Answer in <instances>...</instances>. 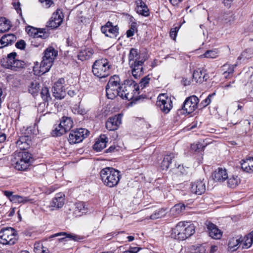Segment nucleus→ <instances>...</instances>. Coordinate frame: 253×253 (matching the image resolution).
<instances>
[{"mask_svg":"<svg viewBox=\"0 0 253 253\" xmlns=\"http://www.w3.org/2000/svg\"><path fill=\"white\" fill-rule=\"evenodd\" d=\"M57 54V51L53 47L47 48L44 51V55L40 65L38 62L35 63L33 70L34 74L37 76H41L48 72Z\"/></svg>","mask_w":253,"mask_h":253,"instance_id":"obj_1","label":"nucleus"},{"mask_svg":"<svg viewBox=\"0 0 253 253\" xmlns=\"http://www.w3.org/2000/svg\"><path fill=\"white\" fill-rule=\"evenodd\" d=\"M195 232V227L187 221H180L172 229L171 237L179 241H184Z\"/></svg>","mask_w":253,"mask_h":253,"instance_id":"obj_2","label":"nucleus"},{"mask_svg":"<svg viewBox=\"0 0 253 253\" xmlns=\"http://www.w3.org/2000/svg\"><path fill=\"white\" fill-rule=\"evenodd\" d=\"M100 176L105 186L113 188L118 185L121 175L119 170L112 167H106L101 170Z\"/></svg>","mask_w":253,"mask_h":253,"instance_id":"obj_3","label":"nucleus"},{"mask_svg":"<svg viewBox=\"0 0 253 253\" xmlns=\"http://www.w3.org/2000/svg\"><path fill=\"white\" fill-rule=\"evenodd\" d=\"M111 64L106 58L96 60L92 66L93 75L99 78H105L111 73Z\"/></svg>","mask_w":253,"mask_h":253,"instance_id":"obj_4","label":"nucleus"},{"mask_svg":"<svg viewBox=\"0 0 253 253\" xmlns=\"http://www.w3.org/2000/svg\"><path fill=\"white\" fill-rule=\"evenodd\" d=\"M31 154L25 151L16 152L12 160L13 165L15 168L18 170H25L30 166L31 160Z\"/></svg>","mask_w":253,"mask_h":253,"instance_id":"obj_5","label":"nucleus"},{"mask_svg":"<svg viewBox=\"0 0 253 253\" xmlns=\"http://www.w3.org/2000/svg\"><path fill=\"white\" fill-rule=\"evenodd\" d=\"M139 87L132 80L125 81L122 84L121 90L119 96L123 99L130 100L137 96Z\"/></svg>","mask_w":253,"mask_h":253,"instance_id":"obj_6","label":"nucleus"},{"mask_svg":"<svg viewBox=\"0 0 253 253\" xmlns=\"http://www.w3.org/2000/svg\"><path fill=\"white\" fill-rule=\"evenodd\" d=\"M120 81V77L118 75H114L110 78L106 86V96L108 98L113 99L119 96L122 87Z\"/></svg>","mask_w":253,"mask_h":253,"instance_id":"obj_7","label":"nucleus"},{"mask_svg":"<svg viewBox=\"0 0 253 253\" xmlns=\"http://www.w3.org/2000/svg\"><path fill=\"white\" fill-rule=\"evenodd\" d=\"M16 53L12 52L7 55V57L4 59L2 65L6 68L10 69L13 71H18L20 69L24 68L25 63L23 61L15 58Z\"/></svg>","mask_w":253,"mask_h":253,"instance_id":"obj_8","label":"nucleus"},{"mask_svg":"<svg viewBox=\"0 0 253 253\" xmlns=\"http://www.w3.org/2000/svg\"><path fill=\"white\" fill-rule=\"evenodd\" d=\"M89 131L85 128H80L72 130L69 135L68 141L70 144L82 142L89 134Z\"/></svg>","mask_w":253,"mask_h":253,"instance_id":"obj_9","label":"nucleus"},{"mask_svg":"<svg viewBox=\"0 0 253 253\" xmlns=\"http://www.w3.org/2000/svg\"><path fill=\"white\" fill-rule=\"evenodd\" d=\"M15 236V230L12 228L1 229V244L13 245L16 240Z\"/></svg>","mask_w":253,"mask_h":253,"instance_id":"obj_10","label":"nucleus"},{"mask_svg":"<svg viewBox=\"0 0 253 253\" xmlns=\"http://www.w3.org/2000/svg\"><path fill=\"white\" fill-rule=\"evenodd\" d=\"M171 98L166 94H160L157 98V105L165 114L168 113L172 107Z\"/></svg>","mask_w":253,"mask_h":253,"instance_id":"obj_11","label":"nucleus"},{"mask_svg":"<svg viewBox=\"0 0 253 253\" xmlns=\"http://www.w3.org/2000/svg\"><path fill=\"white\" fill-rule=\"evenodd\" d=\"M199 98L196 95H191L187 97L182 105V109L187 114L195 111L198 107Z\"/></svg>","mask_w":253,"mask_h":253,"instance_id":"obj_12","label":"nucleus"},{"mask_svg":"<svg viewBox=\"0 0 253 253\" xmlns=\"http://www.w3.org/2000/svg\"><path fill=\"white\" fill-rule=\"evenodd\" d=\"M102 33L106 37L110 38L116 37L119 34V28L117 26H114L112 22L108 21L101 28Z\"/></svg>","mask_w":253,"mask_h":253,"instance_id":"obj_13","label":"nucleus"},{"mask_svg":"<svg viewBox=\"0 0 253 253\" xmlns=\"http://www.w3.org/2000/svg\"><path fill=\"white\" fill-rule=\"evenodd\" d=\"M122 115L121 114L109 118L106 122V128L110 131L117 129L122 123Z\"/></svg>","mask_w":253,"mask_h":253,"instance_id":"obj_14","label":"nucleus"},{"mask_svg":"<svg viewBox=\"0 0 253 253\" xmlns=\"http://www.w3.org/2000/svg\"><path fill=\"white\" fill-rule=\"evenodd\" d=\"M64 79H59L54 83L52 88L53 95L56 98L62 99L64 97L65 91L63 87Z\"/></svg>","mask_w":253,"mask_h":253,"instance_id":"obj_15","label":"nucleus"},{"mask_svg":"<svg viewBox=\"0 0 253 253\" xmlns=\"http://www.w3.org/2000/svg\"><path fill=\"white\" fill-rule=\"evenodd\" d=\"M146 60V59H141L137 61L129 63L130 67L131 68L132 76L135 79H137L143 73V64Z\"/></svg>","mask_w":253,"mask_h":253,"instance_id":"obj_16","label":"nucleus"},{"mask_svg":"<svg viewBox=\"0 0 253 253\" xmlns=\"http://www.w3.org/2000/svg\"><path fill=\"white\" fill-rule=\"evenodd\" d=\"M209 78V76L206 70L204 69L199 68L194 71L192 75V82L196 83L201 84L206 81Z\"/></svg>","mask_w":253,"mask_h":253,"instance_id":"obj_17","label":"nucleus"},{"mask_svg":"<svg viewBox=\"0 0 253 253\" xmlns=\"http://www.w3.org/2000/svg\"><path fill=\"white\" fill-rule=\"evenodd\" d=\"M63 21V15L60 10H56L48 22V26L52 29H55L59 26Z\"/></svg>","mask_w":253,"mask_h":253,"instance_id":"obj_18","label":"nucleus"},{"mask_svg":"<svg viewBox=\"0 0 253 253\" xmlns=\"http://www.w3.org/2000/svg\"><path fill=\"white\" fill-rule=\"evenodd\" d=\"M190 190L192 193L201 195L206 191V182L203 180H197L194 182L191 183L190 185Z\"/></svg>","mask_w":253,"mask_h":253,"instance_id":"obj_19","label":"nucleus"},{"mask_svg":"<svg viewBox=\"0 0 253 253\" xmlns=\"http://www.w3.org/2000/svg\"><path fill=\"white\" fill-rule=\"evenodd\" d=\"M65 196L62 193L56 194L50 202V207L55 209H59L62 208L64 205Z\"/></svg>","mask_w":253,"mask_h":253,"instance_id":"obj_20","label":"nucleus"},{"mask_svg":"<svg viewBox=\"0 0 253 253\" xmlns=\"http://www.w3.org/2000/svg\"><path fill=\"white\" fill-rule=\"evenodd\" d=\"M212 176L215 181L222 182L227 179L228 174L225 169L218 168L214 171Z\"/></svg>","mask_w":253,"mask_h":253,"instance_id":"obj_21","label":"nucleus"},{"mask_svg":"<svg viewBox=\"0 0 253 253\" xmlns=\"http://www.w3.org/2000/svg\"><path fill=\"white\" fill-rule=\"evenodd\" d=\"M206 224L210 236L215 239H219L221 238L222 233L215 224L210 222H208Z\"/></svg>","mask_w":253,"mask_h":253,"instance_id":"obj_22","label":"nucleus"},{"mask_svg":"<svg viewBox=\"0 0 253 253\" xmlns=\"http://www.w3.org/2000/svg\"><path fill=\"white\" fill-rule=\"evenodd\" d=\"M135 3L136 5L135 10L138 14L145 17L149 15V9L142 0H136Z\"/></svg>","mask_w":253,"mask_h":253,"instance_id":"obj_23","label":"nucleus"},{"mask_svg":"<svg viewBox=\"0 0 253 253\" xmlns=\"http://www.w3.org/2000/svg\"><path fill=\"white\" fill-rule=\"evenodd\" d=\"M16 144L18 148L22 151H24L29 148L31 139L28 135H22L19 137Z\"/></svg>","mask_w":253,"mask_h":253,"instance_id":"obj_24","label":"nucleus"},{"mask_svg":"<svg viewBox=\"0 0 253 253\" xmlns=\"http://www.w3.org/2000/svg\"><path fill=\"white\" fill-rule=\"evenodd\" d=\"M94 50L90 47H84L82 49L78 54V58L82 61L89 59L92 57Z\"/></svg>","mask_w":253,"mask_h":253,"instance_id":"obj_25","label":"nucleus"},{"mask_svg":"<svg viewBox=\"0 0 253 253\" xmlns=\"http://www.w3.org/2000/svg\"><path fill=\"white\" fill-rule=\"evenodd\" d=\"M87 212V208L83 202H79L75 204L74 214L76 216H81L83 213Z\"/></svg>","mask_w":253,"mask_h":253,"instance_id":"obj_26","label":"nucleus"},{"mask_svg":"<svg viewBox=\"0 0 253 253\" xmlns=\"http://www.w3.org/2000/svg\"><path fill=\"white\" fill-rule=\"evenodd\" d=\"M141 59H145V58L144 55L139 53L137 49L133 48H131L128 56L129 63L137 61Z\"/></svg>","mask_w":253,"mask_h":253,"instance_id":"obj_27","label":"nucleus"},{"mask_svg":"<svg viewBox=\"0 0 253 253\" xmlns=\"http://www.w3.org/2000/svg\"><path fill=\"white\" fill-rule=\"evenodd\" d=\"M107 137L105 135H101L100 139L93 145V149L97 152H100L106 146Z\"/></svg>","mask_w":253,"mask_h":253,"instance_id":"obj_28","label":"nucleus"},{"mask_svg":"<svg viewBox=\"0 0 253 253\" xmlns=\"http://www.w3.org/2000/svg\"><path fill=\"white\" fill-rule=\"evenodd\" d=\"M16 40V37L12 34H5L1 37V48L12 44Z\"/></svg>","mask_w":253,"mask_h":253,"instance_id":"obj_29","label":"nucleus"},{"mask_svg":"<svg viewBox=\"0 0 253 253\" xmlns=\"http://www.w3.org/2000/svg\"><path fill=\"white\" fill-rule=\"evenodd\" d=\"M39 29L33 27L32 26H28L26 30L28 33V34L32 37V39L31 40L32 45L35 47H38L39 44H37L35 43V42L36 41V36L38 35V31Z\"/></svg>","mask_w":253,"mask_h":253,"instance_id":"obj_30","label":"nucleus"},{"mask_svg":"<svg viewBox=\"0 0 253 253\" xmlns=\"http://www.w3.org/2000/svg\"><path fill=\"white\" fill-rule=\"evenodd\" d=\"M185 209V206L184 204L179 203L175 205L170 209V214L171 216L176 217L181 213Z\"/></svg>","mask_w":253,"mask_h":253,"instance_id":"obj_31","label":"nucleus"},{"mask_svg":"<svg viewBox=\"0 0 253 253\" xmlns=\"http://www.w3.org/2000/svg\"><path fill=\"white\" fill-rule=\"evenodd\" d=\"M63 236L64 237L61 238H59L58 239L59 242H62L64 241L66 238H69L71 240H73L74 241L77 240V236L75 235H73L72 234H68L66 232H59L54 234H53L51 235L49 238H52L56 237Z\"/></svg>","mask_w":253,"mask_h":253,"instance_id":"obj_32","label":"nucleus"},{"mask_svg":"<svg viewBox=\"0 0 253 253\" xmlns=\"http://www.w3.org/2000/svg\"><path fill=\"white\" fill-rule=\"evenodd\" d=\"M59 124L66 132L67 131H69L72 127L73 122L70 118L63 117Z\"/></svg>","mask_w":253,"mask_h":253,"instance_id":"obj_33","label":"nucleus"},{"mask_svg":"<svg viewBox=\"0 0 253 253\" xmlns=\"http://www.w3.org/2000/svg\"><path fill=\"white\" fill-rule=\"evenodd\" d=\"M33 202L34 200L30 198L29 197L21 196L18 195H14V197L12 198V202L14 203H32Z\"/></svg>","mask_w":253,"mask_h":253,"instance_id":"obj_34","label":"nucleus"},{"mask_svg":"<svg viewBox=\"0 0 253 253\" xmlns=\"http://www.w3.org/2000/svg\"><path fill=\"white\" fill-rule=\"evenodd\" d=\"M175 158V154L170 153L169 155H166L161 163V168L164 169H167L170 164L171 163L172 160Z\"/></svg>","mask_w":253,"mask_h":253,"instance_id":"obj_35","label":"nucleus"},{"mask_svg":"<svg viewBox=\"0 0 253 253\" xmlns=\"http://www.w3.org/2000/svg\"><path fill=\"white\" fill-rule=\"evenodd\" d=\"M11 26V22L9 19L1 17V33L8 31Z\"/></svg>","mask_w":253,"mask_h":253,"instance_id":"obj_36","label":"nucleus"},{"mask_svg":"<svg viewBox=\"0 0 253 253\" xmlns=\"http://www.w3.org/2000/svg\"><path fill=\"white\" fill-rule=\"evenodd\" d=\"M167 210L165 208L158 209L151 215L149 218L154 220L164 217L167 213Z\"/></svg>","mask_w":253,"mask_h":253,"instance_id":"obj_37","label":"nucleus"},{"mask_svg":"<svg viewBox=\"0 0 253 253\" xmlns=\"http://www.w3.org/2000/svg\"><path fill=\"white\" fill-rule=\"evenodd\" d=\"M40 89V84L36 81L32 82L28 86V91L33 95H36Z\"/></svg>","mask_w":253,"mask_h":253,"instance_id":"obj_38","label":"nucleus"},{"mask_svg":"<svg viewBox=\"0 0 253 253\" xmlns=\"http://www.w3.org/2000/svg\"><path fill=\"white\" fill-rule=\"evenodd\" d=\"M227 185L229 187L234 188L240 183V179L237 176H232L227 178Z\"/></svg>","mask_w":253,"mask_h":253,"instance_id":"obj_39","label":"nucleus"},{"mask_svg":"<svg viewBox=\"0 0 253 253\" xmlns=\"http://www.w3.org/2000/svg\"><path fill=\"white\" fill-rule=\"evenodd\" d=\"M218 54L219 51L217 49H214L206 51L204 54L201 55V57L208 58H215L218 56Z\"/></svg>","mask_w":253,"mask_h":253,"instance_id":"obj_40","label":"nucleus"},{"mask_svg":"<svg viewBox=\"0 0 253 253\" xmlns=\"http://www.w3.org/2000/svg\"><path fill=\"white\" fill-rule=\"evenodd\" d=\"M66 133L63 127L60 126V124L58 125H55L54 126V129L51 132V135L53 137L60 136L63 134Z\"/></svg>","mask_w":253,"mask_h":253,"instance_id":"obj_41","label":"nucleus"},{"mask_svg":"<svg viewBox=\"0 0 253 253\" xmlns=\"http://www.w3.org/2000/svg\"><path fill=\"white\" fill-rule=\"evenodd\" d=\"M236 66V65H229L228 64H224L223 66V70L224 71L223 75L224 77L227 78L228 76L233 74L234 71V67Z\"/></svg>","mask_w":253,"mask_h":253,"instance_id":"obj_42","label":"nucleus"},{"mask_svg":"<svg viewBox=\"0 0 253 253\" xmlns=\"http://www.w3.org/2000/svg\"><path fill=\"white\" fill-rule=\"evenodd\" d=\"M49 36V34L47 32H46L45 29H39L38 31V35L36 36V41H42L44 39H46Z\"/></svg>","mask_w":253,"mask_h":253,"instance_id":"obj_43","label":"nucleus"},{"mask_svg":"<svg viewBox=\"0 0 253 253\" xmlns=\"http://www.w3.org/2000/svg\"><path fill=\"white\" fill-rule=\"evenodd\" d=\"M41 95L43 100L45 101H48V100L51 99L49 89L47 87H44L42 88L41 92Z\"/></svg>","mask_w":253,"mask_h":253,"instance_id":"obj_44","label":"nucleus"},{"mask_svg":"<svg viewBox=\"0 0 253 253\" xmlns=\"http://www.w3.org/2000/svg\"><path fill=\"white\" fill-rule=\"evenodd\" d=\"M241 165V168L244 171L247 172H252V169L248 159L242 160Z\"/></svg>","mask_w":253,"mask_h":253,"instance_id":"obj_45","label":"nucleus"},{"mask_svg":"<svg viewBox=\"0 0 253 253\" xmlns=\"http://www.w3.org/2000/svg\"><path fill=\"white\" fill-rule=\"evenodd\" d=\"M72 112L74 114L84 115L85 114V110L82 108L80 104H75L72 109Z\"/></svg>","mask_w":253,"mask_h":253,"instance_id":"obj_46","label":"nucleus"},{"mask_svg":"<svg viewBox=\"0 0 253 253\" xmlns=\"http://www.w3.org/2000/svg\"><path fill=\"white\" fill-rule=\"evenodd\" d=\"M253 242V240L251 237H249L247 235L244 239V242L243 243V248L248 249L251 246Z\"/></svg>","mask_w":253,"mask_h":253,"instance_id":"obj_47","label":"nucleus"},{"mask_svg":"<svg viewBox=\"0 0 253 253\" xmlns=\"http://www.w3.org/2000/svg\"><path fill=\"white\" fill-rule=\"evenodd\" d=\"M150 81V78L149 77V75L145 76V77L141 79L138 86L139 87H141L142 89L147 86V85L149 83Z\"/></svg>","mask_w":253,"mask_h":253,"instance_id":"obj_48","label":"nucleus"},{"mask_svg":"<svg viewBox=\"0 0 253 253\" xmlns=\"http://www.w3.org/2000/svg\"><path fill=\"white\" fill-rule=\"evenodd\" d=\"M205 146L203 144L200 142L194 143L191 145V149L195 151L200 152L204 150Z\"/></svg>","mask_w":253,"mask_h":253,"instance_id":"obj_49","label":"nucleus"},{"mask_svg":"<svg viewBox=\"0 0 253 253\" xmlns=\"http://www.w3.org/2000/svg\"><path fill=\"white\" fill-rule=\"evenodd\" d=\"M137 30V28L135 23H133L131 25L130 28L126 32V36L127 38H130L133 36L134 34L135 31Z\"/></svg>","mask_w":253,"mask_h":253,"instance_id":"obj_50","label":"nucleus"},{"mask_svg":"<svg viewBox=\"0 0 253 253\" xmlns=\"http://www.w3.org/2000/svg\"><path fill=\"white\" fill-rule=\"evenodd\" d=\"M180 28V26L179 27H175L171 29L170 33H169V36L170 38L173 39V40H175L178 31H179V29Z\"/></svg>","mask_w":253,"mask_h":253,"instance_id":"obj_51","label":"nucleus"},{"mask_svg":"<svg viewBox=\"0 0 253 253\" xmlns=\"http://www.w3.org/2000/svg\"><path fill=\"white\" fill-rule=\"evenodd\" d=\"M44 247L41 243H36L34 245V252L35 253H42Z\"/></svg>","mask_w":253,"mask_h":253,"instance_id":"obj_52","label":"nucleus"},{"mask_svg":"<svg viewBox=\"0 0 253 253\" xmlns=\"http://www.w3.org/2000/svg\"><path fill=\"white\" fill-rule=\"evenodd\" d=\"M192 248L195 253H203L205 251L204 248L200 245L193 246Z\"/></svg>","mask_w":253,"mask_h":253,"instance_id":"obj_53","label":"nucleus"},{"mask_svg":"<svg viewBox=\"0 0 253 253\" xmlns=\"http://www.w3.org/2000/svg\"><path fill=\"white\" fill-rule=\"evenodd\" d=\"M214 94V93L209 95V96L205 100L201 102V104L202 105L203 107L207 106L211 103V96H213Z\"/></svg>","mask_w":253,"mask_h":253,"instance_id":"obj_54","label":"nucleus"},{"mask_svg":"<svg viewBox=\"0 0 253 253\" xmlns=\"http://www.w3.org/2000/svg\"><path fill=\"white\" fill-rule=\"evenodd\" d=\"M141 248L138 247H130L128 250L125 251L124 253H137Z\"/></svg>","mask_w":253,"mask_h":253,"instance_id":"obj_55","label":"nucleus"},{"mask_svg":"<svg viewBox=\"0 0 253 253\" xmlns=\"http://www.w3.org/2000/svg\"><path fill=\"white\" fill-rule=\"evenodd\" d=\"M26 45L25 42L23 40H20L16 43L15 46L17 48L23 49Z\"/></svg>","mask_w":253,"mask_h":253,"instance_id":"obj_56","label":"nucleus"},{"mask_svg":"<svg viewBox=\"0 0 253 253\" xmlns=\"http://www.w3.org/2000/svg\"><path fill=\"white\" fill-rule=\"evenodd\" d=\"M2 193L11 202H12V198L14 196V195L13 194V192L5 190L2 191Z\"/></svg>","mask_w":253,"mask_h":253,"instance_id":"obj_57","label":"nucleus"},{"mask_svg":"<svg viewBox=\"0 0 253 253\" xmlns=\"http://www.w3.org/2000/svg\"><path fill=\"white\" fill-rule=\"evenodd\" d=\"M15 213V209L14 208H11L9 210V211L5 214L2 217H4V220L8 219V218H7V216L8 217H10L12 216Z\"/></svg>","mask_w":253,"mask_h":253,"instance_id":"obj_58","label":"nucleus"},{"mask_svg":"<svg viewBox=\"0 0 253 253\" xmlns=\"http://www.w3.org/2000/svg\"><path fill=\"white\" fill-rule=\"evenodd\" d=\"M177 169L182 174H187L189 171V168L188 167L184 168L183 166H179Z\"/></svg>","mask_w":253,"mask_h":253,"instance_id":"obj_59","label":"nucleus"},{"mask_svg":"<svg viewBox=\"0 0 253 253\" xmlns=\"http://www.w3.org/2000/svg\"><path fill=\"white\" fill-rule=\"evenodd\" d=\"M252 50L251 49H246L245 51H244L242 54H241V56L243 57H244V58H251L252 56H253V55H250V56H248L247 55V54L248 53H250L251 52H252Z\"/></svg>","mask_w":253,"mask_h":253,"instance_id":"obj_60","label":"nucleus"},{"mask_svg":"<svg viewBox=\"0 0 253 253\" xmlns=\"http://www.w3.org/2000/svg\"><path fill=\"white\" fill-rule=\"evenodd\" d=\"M20 4L19 2H18L17 3H16V2L13 3V5L14 8L16 10L17 13H19L21 14V9L20 7Z\"/></svg>","mask_w":253,"mask_h":253,"instance_id":"obj_61","label":"nucleus"},{"mask_svg":"<svg viewBox=\"0 0 253 253\" xmlns=\"http://www.w3.org/2000/svg\"><path fill=\"white\" fill-rule=\"evenodd\" d=\"M182 83L184 86L189 85L190 84L191 81L190 80L186 78H183Z\"/></svg>","mask_w":253,"mask_h":253,"instance_id":"obj_62","label":"nucleus"},{"mask_svg":"<svg viewBox=\"0 0 253 253\" xmlns=\"http://www.w3.org/2000/svg\"><path fill=\"white\" fill-rule=\"evenodd\" d=\"M53 3L52 0H46L44 1V3H43V5L46 8L49 7Z\"/></svg>","mask_w":253,"mask_h":253,"instance_id":"obj_63","label":"nucleus"},{"mask_svg":"<svg viewBox=\"0 0 253 253\" xmlns=\"http://www.w3.org/2000/svg\"><path fill=\"white\" fill-rule=\"evenodd\" d=\"M77 90L76 89H72L71 88L68 91V94L71 97H73L77 94Z\"/></svg>","mask_w":253,"mask_h":253,"instance_id":"obj_64","label":"nucleus"}]
</instances>
